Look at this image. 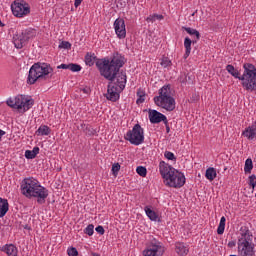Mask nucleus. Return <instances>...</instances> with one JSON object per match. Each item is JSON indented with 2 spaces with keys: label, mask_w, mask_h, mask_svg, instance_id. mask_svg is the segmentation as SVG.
Instances as JSON below:
<instances>
[{
  "label": "nucleus",
  "mask_w": 256,
  "mask_h": 256,
  "mask_svg": "<svg viewBox=\"0 0 256 256\" xmlns=\"http://www.w3.org/2000/svg\"><path fill=\"white\" fill-rule=\"evenodd\" d=\"M121 91L123 90H120V88L117 87V84L113 83V81L109 82L105 97L108 101L115 103V101H119V93H121Z\"/></svg>",
  "instance_id": "13"
},
{
  "label": "nucleus",
  "mask_w": 256,
  "mask_h": 256,
  "mask_svg": "<svg viewBox=\"0 0 256 256\" xmlns=\"http://www.w3.org/2000/svg\"><path fill=\"white\" fill-rule=\"evenodd\" d=\"M175 251L178 255H187L189 253V246L183 242H177L175 244Z\"/></svg>",
  "instance_id": "18"
},
{
  "label": "nucleus",
  "mask_w": 256,
  "mask_h": 256,
  "mask_svg": "<svg viewBox=\"0 0 256 256\" xmlns=\"http://www.w3.org/2000/svg\"><path fill=\"white\" fill-rule=\"evenodd\" d=\"M225 221H226L225 216H222L217 229L218 235H223V233H225Z\"/></svg>",
  "instance_id": "31"
},
{
  "label": "nucleus",
  "mask_w": 256,
  "mask_h": 256,
  "mask_svg": "<svg viewBox=\"0 0 256 256\" xmlns=\"http://www.w3.org/2000/svg\"><path fill=\"white\" fill-rule=\"evenodd\" d=\"M137 97H138V99L136 100L137 105H141V103H145V91L138 89Z\"/></svg>",
  "instance_id": "32"
},
{
  "label": "nucleus",
  "mask_w": 256,
  "mask_h": 256,
  "mask_svg": "<svg viewBox=\"0 0 256 256\" xmlns=\"http://www.w3.org/2000/svg\"><path fill=\"white\" fill-rule=\"evenodd\" d=\"M191 43H193V41H191V38L186 37L184 40V47L186 49V52L184 54V59H187V57L191 55Z\"/></svg>",
  "instance_id": "24"
},
{
  "label": "nucleus",
  "mask_w": 256,
  "mask_h": 256,
  "mask_svg": "<svg viewBox=\"0 0 256 256\" xmlns=\"http://www.w3.org/2000/svg\"><path fill=\"white\" fill-rule=\"evenodd\" d=\"M164 17L161 14H153L150 15L146 21L147 23H155V21H163Z\"/></svg>",
  "instance_id": "28"
},
{
  "label": "nucleus",
  "mask_w": 256,
  "mask_h": 256,
  "mask_svg": "<svg viewBox=\"0 0 256 256\" xmlns=\"http://www.w3.org/2000/svg\"><path fill=\"white\" fill-rule=\"evenodd\" d=\"M95 54H86L85 56V63L86 65H88L89 67H93V65H95Z\"/></svg>",
  "instance_id": "29"
},
{
  "label": "nucleus",
  "mask_w": 256,
  "mask_h": 256,
  "mask_svg": "<svg viewBox=\"0 0 256 256\" xmlns=\"http://www.w3.org/2000/svg\"><path fill=\"white\" fill-rule=\"evenodd\" d=\"M39 155V147H34L33 150H26L25 157L26 159H35Z\"/></svg>",
  "instance_id": "25"
},
{
  "label": "nucleus",
  "mask_w": 256,
  "mask_h": 256,
  "mask_svg": "<svg viewBox=\"0 0 256 256\" xmlns=\"http://www.w3.org/2000/svg\"><path fill=\"white\" fill-rule=\"evenodd\" d=\"M149 119L150 123H161L163 121L164 125H168L167 116L157 110H149Z\"/></svg>",
  "instance_id": "15"
},
{
  "label": "nucleus",
  "mask_w": 256,
  "mask_h": 256,
  "mask_svg": "<svg viewBox=\"0 0 256 256\" xmlns=\"http://www.w3.org/2000/svg\"><path fill=\"white\" fill-rule=\"evenodd\" d=\"M121 169V165H119V163H116L112 166V172L114 175H117V173H119Z\"/></svg>",
  "instance_id": "40"
},
{
  "label": "nucleus",
  "mask_w": 256,
  "mask_h": 256,
  "mask_svg": "<svg viewBox=\"0 0 256 256\" xmlns=\"http://www.w3.org/2000/svg\"><path fill=\"white\" fill-rule=\"evenodd\" d=\"M11 9L15 17H25V15H29L31 13V8L29 7V4L25 3V1H14L11 5Z\"/></svg>",
  "instance_id": "10"
},
{
  "label": "nucleus",
  "mask_w": 256,
  "mask_h": 256,
  "mask_svg": "<svg viewBox=\"0 0 256 256\" xmlns=\"http://www.w3.org/2000/svg\"><path fill=\"white\" fill-rule=\"evenodd\" d=\"M57 69H68L69 70V64H61L57 66Z\"/></svg>",
  "instance_id": "43"
},
{
  "label": "nucleus",
  "mask_w": 256,
  "mask_h": 256,
  "mask_svg": "<svg viewBox=\"0 0 256 256\" xmlns=\"http://www.w3.org/2000/svg\"><path fill=\"white\" fill-rule=\"evenodd\" d=\"M244 73L242 76H239V71L235 69V67L231 64L226 66V71L235 77V79H239L242 82V86L245 87L246 91H256V68L255 65L245 63L243 65Z\"/></svg>",
  "instance_id": "2"
},
{
  "label": "nucleus",
  "mask_w": 256,
  "mask_h": 256,
  "mask_svg": "<svg viewBox=\"0 0 256 256\" xmlns=\"http://www.w3.org/2000/svg\"><path fill=\"white\" fill-rule=\"evenodd\" d=\"M59 49H71V43H69L67 41H62L59 44Z\"/></svg>",
  "instance_id": "39"
},
{
  "label": "nucleus",
  "mask_w": 256,
  "mask_h": 256,
  "mask_svg": "<svg viewBox=\"0 0 256 256\" xmlns=\"http://www.w3.org/2000/svg\"><path fill=\"white\" fill-rule=\"evenodd\" d=\"M83 93H85L86 95H89L91 93V88L89 87H85L82 89Z\"/></svg>",
  "instance_id": "44"
},
{
  "label": "nucleus",
  "mask_w": 256,
  "mask_h": 256,
  "mask_svg": "<svg viewBox=\"0 0 256 256\" xmlns=\"http://www.w3.org/2000/svg\"><path fill=\"white\" fill-rule=\"evenodd\" d=\"M144 211H145L147 217H149L151 221H157V219H159V215H157V213L155 211H153L151 209V207L146 206L144 208Z\"/></svg>",
  "instance_id": "23"
},
{
  "label": "nucleus",
  "mask_w": 256,
  "mask_h": 256,
  "mask_svg": "<svg viewBox=\"0 0 256 256\" xmlns=\"http://www.w3.org/2000/svg\"><path fill=\"white\" fill-rule=\"evenodd\" d=\"M164 157H166V159H168L169 161H175V154H173V152L170 151H166L164 154Z\"/></svg>",
  "instance_id": "38"
},
{
  "label": "nucleus",
  "mask_w": 256,
  "mask_h": 256,
  "mask_svg": "<svg viewBox=\"0 0 256 256\" xmlns=\"http://www.w3.org/2000/svg\"><path fill=\"white\" fill-rule=\"evenodd\" d=\"M144 256H161L163 255V246H161V242L153 239L147 249L143 251Z\"/></svg>",
  "instance_id": "12"
},
{
  "label": "nucleus",
  "mask_w": 256,
  "mask_h": 256,
  "mask_svg": "<svg viewBox=\"0 0 256 256\" xmlns=\"http://www.w3.org/2000/svg\"><path fill=\"white\" fill-rule=\"evenodd\" d=\"M124 64L125 62H123L121 58L114 57L111 61L108 59L97 61L96 67L99 69L102 77L113 82L115 81V77H117V72Z\"/></svg>",
  "instance_id": "4"
},
{
  "label": "nucleus",
  "mask_w": 256,
  "mask_h": 256,
  "mask_svg": "<svg viewBox=\"0 0 256 256\" xmlns=\"http://www.w3.org/2000/svg\"><path fill=\"white\" fill-rule=\"evenodd\" d=\"M160 175L165 179V184L169 187L181 188L185 185V175L178 172L177 169L171 167L164 161L160 162L159 165Z\"/></svg>",
  "instance_id": "3"
},
{
  "label": "nucleus",
  "mask_w": 256,
  "mask_h": 256,
  "mask_svg": "<svg viewBox=\"0 0 256 256\" xmlns=\"http://www.w3.org/2000/svg\"><path fill=\"white\" fill-rule=\"evenodd\" d=\"M154 103L157 107L165 109L166 111H175V98H173V92H171V86L164 85L159 90V96L154 97Z\"/></svg>",
  "instance_id": "7"
},
{
  "label": "nucleus",
  "mask_w": 256,
  "mask_h": 256,
  "mask_svg": "<svg viewBox=\"0 0 256 256\" xmlns=\"http://www.w3.org/2000/svg\"><path fill=\"white\" fill-rule=\"evenodd\" d=\"M6 104L8 107H11V109H17L18 111H21L22 109L25 113L26 111H29L33 105H35V100H33V98L30 96L20 94L14 98H9L6 101Z\"/></svg>",
  "instance_id": "8"
},
{
  "label": "nucleus",
  "mask_w": 256,
  "mask_h": 256,
  "mask_svg": "<svg viewBox=\"0 0 256 256\" xmlns=\"http://www.w3.org/2000/svg\"><path fill=\"white\" fill-rule=\"evenodd\" d=\"M235 245H236L235 241H230L228 243V247H235Z\"/></svg>",
  "instance_id": "46"
},
{
  "label": "nucleus",
  "mask_w": 256,
  "mask_h": 256,
  "mask_svg": "<svg viewBox=\"0 0 256 256\" xmlns=\"http://www.w3.org/2000/svg\"><path fill=\"white\" fill-rule=\"evenodd\" d=\"M92 255H93V256H101V255H99V254H97V253H93Z\"/></svg>",
  "instance_id": "49"
},
{
  "label": "nucleus",
  "mask_w": 256,
  "mask_h": 256,
  "mask_svg": "<svg viewBox=\"0 0 256 256\" xmlns=\"http://www.w3.org/2000/svg\"><path fill=\"white\" fill-rule=\"evenodd\" d=\"M205 177L208 179V181H213L217 177V170H215L213 167L208 168L206 170Z\"/></svg>",
  "instance_id": "26"
},
{
  "label": "nucleus",
  "mask_w": 256,
  "mask_h": 256,
  "mask_svg": "<svg viewBox=\"0 0 256 256\" xmlns=\"http://www.w3.org/2000/svg\"><path fill=\"white\" fill-rule=\"evenodd\" d=\"M80 129L88 137H92V135H95L97 133V131L95 129H93V127H91L87 124H81Z\"/></svg>",
  "instance_id": "21"
},
{
  "label": "nucleus",
  "mask_w": 256,
  "mask_h": 256,
  "mask_svg": "<svg viewBox=\"0 0 256 256\" xmlns=\"http://www.w3.org/2000/svg\"><path fill=\"white\" fill-rule=\"evenodd\" d=\"M7 211H9V202L7 199L0 198V217L7 215Z\"/></svg>",
  "instance_id": "20"
},
{
  "label": "nucleus",
  "mask_w": 256,
  "mask_h": 256,
  "mask_svg": "<svg viewBox=\"0 0 256 256\" xmlns=\"http://www.w3.org/2000/svg\"><path fill=\"white\" fill-rule=\"evenodd\" d=\"M165 125H166V132L169 133L171 131V128H169L168 124H165Z\"/></svg>",
  "instance_id": "48"
},
{
  "label": "nucleus",
  "mask_w": 256,
  "mask_h": 256,
  "mask_svg": "<svg viewBox=\"0 0 256 256\" xmlns=\"http://www.w3.org/2000/svg\"><path fill=\"white\" fill-rule=\"evenodd\" d=\"M96 231L99 233V235H105V228H103V226L96 227Z\"/></svg>",
  "instance_id": "42"
},
{
  "label": "nucleus",
  "mask_w": 256,
  "mask_h": 256,
  "mask_svg": "<svg viewBox=\"0 0 256 256\" xmlns=\"http://www.w3.org/2000/svg\"><path fill=\"white\" fill-rule=\"evenodd\" d=\"M68 255L69 256H77V255H79V252L77 251V248L72 247V248L68 249Z\"/></svg>",
  "instance_id": "41"
},
{
  "label": "nucleus",
  "mask_w": 256,
  "mask_h": 256,
  "mask_svg": "<svg viewBox=\"0 0 256 256\" xmlns=\"http://www.w3.org/2000/svg\"><path fill=\"white\" fill-rule=\"evenodd\" d=\"M69 71H72V73H79V71H81V65L70 63Z\"/></svg>",
  "instance_id": "33"
},
{
  "label": "nucleus",
  "mask_w": 256,
  "mask_h": 256,
  "mask_svg": "<svg viewBox=\"0 0 256 256\" xmlns=\"http://www.w3.org/2000/svg\"><path fill=\"white\" fill-rule=\"evenodd\" d=\"M21 191L22 195L31 199V197H35L37 199V203L39 205H43L47 197H49V190L47 188L41 186L39 181L35 178H25L21 182Z\"/></svg>",
  "instance_id": "1"
},
{
  "label": "nucleus",
  "mask_w": 256,
  "mask_h": 256,
  "mask_svg": "<svg viewBox=\"0 0 256 256\" xmlns=\"http://www.w3.org/2000/svg\"><path fill=\"white\" fill-rule=\"evenodd\" d=\"M81 3H83V0H75L74 2V7H79V5H81Z\"/></svg>",
  "instance_id": "45"
},
{
  "label": "nucleus",
  "mask_w": 256,
  "mask_h": 256,
  "mask_svg": "<svg viewBox=\"0 0 256 256\" xmlns=\"http://www.w3.org/2000/svg\"><path fill=\"white\" fill-rule=\"evenodd\" d=\"M36 135L42 136V137L51 135V128H49V126H47V125H41L38 128V131H36Z\"/></svg>",
  "instance_id": "22"
},
{
  "label": "nucleus",
  "mask_w": 256,
  "mask_h": 256,
  "mask_svg": "<svg viewBox=\"0 0 256 256\" xmlns=\"http://www.w3.org/2000/svg\"><path fill=\"white\" fill-rule=\"evenodd\" d=\"M242 135H244V137H246L250 141H253V139H255L256 137V126L252 125L247 127L245 131H243Z\"/></svg>",
  "instance_id": "19"
},
{
  "label": "nucleus",
  "mask_w": 256,
  "mask_h": 256,
  "mask_svg": "<svg viewBox=\"0 0 256 256\" xmlns=\"http://www.w3.org/2000/svg\"><path fill=\"white\" fill-rule=\"evenodd\" d=\"M160 65L164 67V69L167 67H171V60L168 57H163Z\"/></svg>",
  "instance_id": "35"
},
{
  "label": "nucleus",
  "mask_w": 256,
  "mask_h": 256,
  "mask_svg": "<svg viewBox=\"0 0 256 256\" xmlns=\"http://www.w3.org/2000/svg\"><path fill=\"white\" fill-rule=\"evenodd\" d=\"M183 29H185V31L188 33V35L196 36V41H193V43H197V41H199V39H201V34L199 33V31H197V29H193V28H189V27H183Z\"/></svg>",
  "instance_id": "27"
},
{
  "label": "nucleus",
  "mask_w": 256,
  "mask_h": 256,
  "mask_svg": "<svg viewBox=\"0 0 256 256\" xmlns=\"http://www.w3.org/2000/svg\"><path fill=\"white\" fill-rule=\"evenodd\" d=\"M238 253L241 256H254L255 244L253 243V233L247 227L240 229V236L238 238Z\"/></svg>",
  "instance_id": "6"
},
{
  "label": "nucleus",
  "mask_w": 256,
  "mask_h": 256,
  "mask_svg": "<svg viewBox=\"0 0 256 256\" xmlns=\"http://www.w3.org/2000/svg\"><path fill=\"white\" fill-rule=\"evenodd\" d=\"M195 13H197V11H195V12L192 14V17H195Z\"/></svg>",
  "instance_id": "50"
},
{
  "label": "nucleus",
  "mask_w": 256,
  "mask_h": 256,
  "mask_svg": "<svg viewBox=\"0 0 256 256\" xmlns=\"http://www.w3.org/2000/svg\"><path fill=\"white\" fill-rule=\"evenodd\" d=\"M3 135H5V131L0 129V141H1V138L3 137Z\"/></svg>",
  "instance_id": "47"
},
{
  "label": "nucleus",
  "mask_w": 256,
  "mask_h": 256,
  "mask_svg": "<svg viewBox=\"0 0 256 256\" xmlns=\"http://www.w3.org/2000/svg\"><path fill=\"white\" fill-rule=\"evenodd\" d=\"M249 185L252 187V189H255V187H256V176H255V174L249 176Z\"/></svg>",
  "instance_id": "37"
},
{
  "label": "nucleus",
  "mask_w": 256,
  "mask_h": 256,
  "mask_svg": "<svg viewBox=\"0 0 256 256\" xmlns=\"http://www.w3.org/2000/svg\"><path fill=\"white\" fill-rule=\"evenodd\" d=\"M251 171H253V160L251 158H248L245 161L244 172L251 173Z\"/></svg>",
  "instance_id": "30"
},
{
  "label": "nucleus",
  "mask_w": 256,
  "mask_h": 256,
  "mask_svg": "<svg viewBox=\"0 0 256 256\" xmlns=\"http://www.w3.org/2000/svg\"><path fill=\"white\" fill-rule=\"evenodd\" d=\"M125 139L129 141L131 145H141L145 141V132L141 128V125H134L132 130L127 132Z\"/></svg>",
  "instance_id": "9"
},
{
  "label": "nucleus",
  "mask_w": 256,
  "mask_h": 256,
  "mask_svg": "<svg viewBox=\"0 0 256 256\" xmlns=\"http://www.w3.org/2000/svg\"><path fill=\"white\" fill-rule=\"evenodd\" d=\"M31 37H33V32L29 30H25L20 34H15L13 37L14 46L16 49H23Z\"/></svg>",
  "instance_id": "11"
},
{
  "label": "nucleus",
  "mask_w": 256,
  "mask_h": 256,
  "mask_svg": "<svg viewBox=\"0 0 256 256\" xmlns=\"http://www.w3.org/2000/svg\"><path fill=\"white\" fill-rule=\"evenodd\" d=\"M136 172L138 173V175H140V177H147V168L143 166H138L136 168Z\"/></svg>",
  "instance_id": "34"
},
{
  "label": "nucleus",
  "mask_w": 256,
  "mask_h": 256,
  "mask_svg": "<svg viewBox=\"0 0 256 256\" xmlns=\"http://www.w3.org/2000/svg\"><path fill=\"white\" fill-rule=\"evenodd\" d=\"M114 29L119 39H125L127 37V30L125 29V20L118 18L114 21Z\"/></svg>",
  "instance_id": "14"
},
{
  "label": "nucleus",
  "mask_w": 256,
  "mask_h": 256,
  "mask_svg": "<svg viewBox=\"0 0 256 256\" xmlns=\"http://www.w3.org/2000/svg\"><path fill=\"white\" fill-rule=\"evenodd\" d=\"M115 79L116 81L114 82V84L116 85V87H118V89H120V91H123V89H125V85L127 84V74H125V72L118 71Z\"/></svg>",
  "instance_id": "16"
},
{
  "label": "nucleus",
  "mask_w": 256,
  "mask_h": 256,
  "mask_svg": "<svg viewBox=\"0 0 256 256\" xmlns=\"http://www.w3.org/2000/svg\"><path fill=\"white\" fill-rule=\"evenodd\" d=\"M1 251L6 253L8 256H17V253L19 252L17 250V246L13 244H6L0 248Z\"/></svg>",
  "instance_id": "17"
},
{
  "label": "nucleus",
  "mask_w": 256,
  "mask_h": 256,
  "mask_svg": "<svg viewBox=\"0 0 256 256\" xmlns=\"http://www.w3.org/2000/svg\"><path fill=\"white\" fill-rule=\"evenodd\" d=\"M94 229H95V226H93V224H90V225H88V226L85 228L84 233H85L86 235H89V237H91V235H93V233H94Z\"/></svg>",
  "instance_id": "36"
},
{
  "label": "nucleus",
  "mask_w": 256,
  "mask_h": 256,
  "mask_svg": "<svg viewBox=\"0 0 256 256\" xmlns=\"http://www.w3.org/2000/svg\"><path fill=\"white\" fill-rule=\"evenodd\" d=\"M53 77V68L47 63H34L28 74V85H35L36 81H47Z\"/></svg>",
  "instance_id": "5"
}]
</instances>
